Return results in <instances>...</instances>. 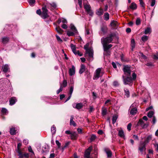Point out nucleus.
Listing matches in <instances>:
<instances>
[{
    "instance_id": "7",
    "label": "nucleus",
    "mask_w": 158,
    "mask_h": 158,
    "mask_svg": "<svg viewBox=\"0 0 158 158\" xmlns=\"http://www.w3.org/2000/svg\"><path fill=\"white\" fill-rule=\"evenodd\" d=\"M135 106V103H133L130 106L129 111L130 114L133 115H135L137 112L138 110Z\"/></svg>"
},
{
    "instance_id": "20",
    "label": "nucleus",
    "mask_w": 158,
    "mask_h": 158,
    "mask_svg": "<svg viewBox=\"0 0 158 158\" xmlns=\"http://www.w3.org/2000/svg\"><path fill=\"white\" fill-rule=\"evenodd\" d=\"M9 69V66L7 64L3 65L2 68V71L5 73L7 72Z\"/></svg>"
},
{
    "instance_id": "37",
    "label": "nucleus",
    "mask_w": 158,
    "mask_h": 158,
    "mask_svg": "<svg viewBox=\"0 0 158 158\" xmlns=\"http://www.w3.org/2000/svg\"><path fill=\"white\" fill-rule=\"evenodd\" d=\"M101 30L104 33H106L107 31V28L106 26H103L101 27Z\"/></svg>"
},
{
    "instance_id": "52",
    "label": "nucleus",
    "mask_w": 158,
    "mask_h": 158,
    "mask_svg": "<svg viewBox=\"0 0 158 158\" xmlns=\"http://www.w3.org/2000/svg\"><path fill=\"white\" fill-rule=\"evenodd\" d=\"M63 88L62 85H60V89H58L56 93L57 94H59L62 90Z\"/></svg>"
},
{
    "instance_id": "5",
    "label": "nucleus",
    "mask_w": 158,
    "mask_h": 158,
    "mask_svg": "<svg viewBox=\"0 0 158 158\" xmlns=\"http://www.w3.org/2000/svg\"><path fill=\"white\" fill-rule=\"evenodd\" d=\"M70 31H67V35L69 36H73L78 34V31L74 26L72 24H71L70 25Z\"/></svg>"
},
{
    "instance_id": "43",
    "label": "nucleus",
    "mask_w": 158,
    "mask_h": 158,
    "mask_svg": "<svg viewBox=\"0 0 158 158\" xmlns=\"http://www.w3.org/2000/svg\"><path fill=\"white\" fill-rule=\"evenodd\" d=\"M148 39V36L144 35L141 38L143 42H145Z\"/></svg>"
},
{
    "instance_id": "6",
    "label": "nucleus",
    "mask_w": 158,
    "mask_h": 158,
    "mask_svg": "<svg viewBox=\"0 0 158 158\" xmlns=\"http://www.w3.org/2000/svg\"><path fill=\"white\" fill-rule=\"evenodd\" d=\"M84 8L85 9V11L88 14H89V16H93L94 15L93 11L91 9L90 5L88 3L85 4V2L83 3Z\"/></svg>"
},
{
    "instance_id": "58",
    "label": "nucleus",
    "mask_w": 158,
    "mask_h": 158,
    "mask_svg": "<svg viewBox=\"0 0 158 158\" xmlns=\"http://www.w3.org/2000/svg\"><path fill=\"white\" fill-rule=\"evenodd\" d=\"M64 29H66L68 28V26L66 24H63L61 26Z\"/></svg>"
},
{
    "instance_id": "51",
    "label": "nucleus",
    "mask_w": 158,
    "mask_h": 158,
    "mask_svg": "<svg viewBox=\"0 0 158 158\" xmlns=\"http://www.w3.org/2000/svg\"><path fill=\"white\" fill-rule=\"evenodd\" d=\"M56 143L57 145V146L58 148H60L61 146V143L59 142V141L57 140H56Z\"/></svg>"
},
{
    "instance_id": "30",
    "label": "nucleus",
    "mask_w": 158,
    "mask_h": 158,
    "mask_svg": "<svg viewBox=\"0 0 158 158\" xmlns=\"http://www.w3.org/2000/svg\"><path fill=\"white\" fill-rule=\"evenodd\" d=\"M130 8L132 10L136 9L137 8V5L135 3H132L130 6Z\"/></svg>"
},
{
    "instance_id": "4",
    "label": "nucleus",
    "mask_w": 158,
    "mask_h": 158,
    "mask_svg": "<svg viewBox=\"0 0 158 158\" xmlns=\"http://www.w3.org/2000/svg\"><path fill=\"white\" fill-rule=\"evenodd\" d=\"M104 74L103 69L102 68H98L95 71L94 77L93 79L94 80H97L99 78L101 77Z\"/></svg>"
},
{
    "instance_id": "39",
    "label": "nucleus",
    "mask_w": 158,
    "mask_h": 158,
    "mask_svg": "<svg viewBox=\"0 0 158 158\" xmlns=\"http://www.w3.org/2000/svg\"><path fill=\"white\" fill-rule=\"evenodd\" d=\"M1 111L2 113L3 114H6L8 113L7 109L4 108H2Z\"/></svg>"
},
{
    "instance_id": "14",
    "label": "nucleus",
    "mask_w": 158,
    "mask_h": 158,
    "mask_svg": "<svg viewBox=\"0 0 158 158\" xmlns=\"http://www.w3.org/2000/svg\"><path fill=\"white\" fill-rule=\"evenodd\" d=\"M83 105L82 103H74L73 104V108L79 110L83 107Z\"/></svg>"
},
{
    "instance_id": "60",
    "label": "nucleus",
    "mask_w": 158,
    "mask_h": 158,
    "mask_svg": "<svg viewBox=\"0 0 158 158\" xmlns=\"http://www.w3.org/2000/svg\"><path fill=\"white\" fill-rule=\"evenodd\" d=\"M113 85L114 86H116L118 85L119 84L118 82L117 81H114L113 83Z\"/></svg>"
},
{
    "instance_id": "18",
    "label": "nucleus",
    "mask_w": 158,
    "mask_h": 158,
    "mask_svg": "<svg viewBox=\"0 0 158 158\" xmlns=\"http://www.w3.org/2000/svg\"><path fill=\"white\" fill-rule=\"evenodd\" d=\"M103 9L101 8H100L99 9L97 10L96 14L98 16H101L103 15Z\"/></svg>"
},
{
    "instance_id": "38",
    "label": "nucleus",
    "mask_w": 158,
    "mask_h": 158,
    "mask_svg": "<svg viewBox=\"0 0 158 158\" xmlns=\"http://www.w3.org/2000/svg\"><path fill=\"white\" fill-rule=\"evenodd\" d=\"M139 55L144 60H146L147 59V57L142 52H139Z\"/></svg>"
},
{
    "instance_id": "44",
    "label": "nucleus",
    "mask_w": 158,
    "mask_h": 158,
    "mask_svg": "<svg viewBox=\"0 0 158 158\" xmlns=\"http://www.w3.org/2000/svg\"><path fill=\"white\" fill-rule=\"evenodd\" d=\"M149 1L151 2V6H153L156 3V0H149Z\"/></svg>"
},
{
    "instance_id": "3",
    "label": "nucleus",
    "mask_w": 158,
    "mask_h": 158,
    "mask_svg": "<svg viewBox=\"0 0 158 158\" xmlns=\"http://www.w3.org/2000/svg\"><path fill=\"white\" fill-rule=\"evenodd\" d=\"M89 43H87L84 46V48L86 50L85 56H87L88 55V59L89 61H92L93 59L94 52L92 48H88Z\"/></svg>"
},
{
    "instance_id": "2",
    "label": "nucleus",
    "mask_w": 158,
    "mask_h": 158,
    "mask_svg": "<svg viewBox=\"0 0 158 158\" xmlns=\"http://www.w3.org/2000/svg\"><path fill=\"white\" fill-rule=\"evenodd\" d=\"M123 75L122 76V78L123 83L125 85H130L133 82V81L135 80L136 78V75L134 72H132V77L131 76H125Z\"/></svg>"
},
{
    "instance_id": "25",
    "label": "nucleus",
    "mask_w": 158,
    "mask_h": 158,
    "mask_svg": "<svg viewBox=\"0 0 158 158\" xmlns=\"http://www.w3.org/2000/svg\"><path fill=\"white\" fill-rule=\"evenodd\" d=\"M124 91L125 92V96L127 98L129 97L130 96V92L128 89L127 88H125L124 89Z\"/></svg>"
},
{
    "instance_id": "57",
    "label": "nucleus",
    "mask_w": 158,
    "mask_h": 158,
    "mask_svg": "<svg viewBox=\"0 0 158 158\" xmlns=\"http://www.w3.org/2000/svg\"><path fill=\"white\" fill-rule=\"evenodd\" d=\"M62 19V22L64 24H66L67 23V20L64 18H61Z\"/></svg>"
},
{
    "instance_id": "45",
    "label": "nucleus",
    "mask_w": 158,
    "mask_h": 158,
    "mask_svg": "<svg viewBox=\"0 0 158 158\" xmlns=\"http://www.w3.org/2000/svg\"><path fill=\"white\" fill-rule=\"evenodd\" d=\"M141 23V20L140 18H137L136 20V24L137 25H139Z\"/></svg>"
},
{
    "instance_id": "50",
    "label": "nucleus",
    "mask_w": 158,
    "mask_h": 158,
    "mask_svg": "<svg viewBox=\"0 0 158 158\" xmlns=\"http://www.w3.org/2000/svg\"><path fill=\"white\" fill-rule=\"evenodd\" d=\"M22 146V143H19L17 145V151H21L20 148Z\"/></svg>"
},
{
    "instance_id": "29",
    "label": "nucleus",
    "mask_w": 158,
    "mask_h": 158,
    "mask_svg": "<svg viewBox=\"0 0 158 158\" xmlns=\"http://www.w3.org/2000/svg\"><path fill=\"white\" fill-rule=\"evenodd\" d=\"M131 50H133L134 48H135V41L134 39H132L131 41Z\"/></svg>"
},
{
    "instance_id": "1",
    "label": "nucleus",
    "mask_w": 158,
    "mask_h": 158,
    "mask_svg": "<svg viewBox=\"0 0 158 158\" xmlns=\"http://www.w3.org/2000/svg\"><path fill=\"white\" fill-rule=\"evenodd\" d=\"M115 35L114 34H111L109 37L105 38H102L101 39V42L103 45L104 50L105 52V55H109L110 52L108 51V49L111 48L112 45L111 44L107 45L108 44L111 43L112 41V37Z\"/></svg>"
},
{
    "instance_id": "59",
    "label": "nucleus",
    "mask_w": 158,
    "mask_h": 158,
    "mask_svg": "<svg viewBox=\"0 0 158 158\" xmlns=\"http://www.w3.org/2000/svg\"><path fill=\"white\" fill-rule=\"evenodd\" d=\"M28 150L30 152L32 153L33 154H34V152H33L31 146H29V147L28 148Z\"/></svg>"
},
{
    "instance_id": "26",
    "label": "nucleus",
    "mask_w": 158,
    "mask_h": 158,
    "mask_svg": "<svg viewBox=\"0 0 158 158\" xmlns=\"http://www.w3.org/2000/svg\"><path fill=\"white\" fill-rule=\"evenodd\" d=\"M73 116H71L70 119V125H73L74 127L76 126V124L75 122L73 121Z\"/></svg>"
},
{
    "instance_id": "41",
    "label": "nucleus",
    "mask_w": 158,
    "mask_h": 158,
    "mask_svg": "<svg viewBox=\"0 0 158 158\" xmlns=\"http://www.w3.org/2000/svg\"><path fill=\"white\" fill-rule=\"evenodd\" d=\"M56 31L60 34H62L63 32V30L60 28L56 27Z\"/></svg>"
},
{
    "instance_id": "11",
    "label": "nucleus",
    "mask_w": 158,
    "mask_h": 158,
    "mask_svg": "<svg viewBox=\"0 0 158 158\" xmlns=\"http://www.w3.org/2000/svg\"><path fill=\"white\" fill-rule=\"evenodd\" d=\"M146 144H147L145 143L144 142H140L139 147V150L142 153L143 151L146 150L145 147Z\"/></svg>"
},
{
    "instance_id": "31",
    "label": "nucleus",
    "mask_w": 158,
    "mask_h": 158,
    "mask_svg": "<svg viewBox=\"0 0 158 158\" xmlns=\"http://www.w3.org/2000/svg\"><path fill=\"white\" fill-rule=\"evenodd\" d=\"M118 135L121 137L124 138V132L123 131L121 130H119L118 131Z\"/></svg>"
},
{
    "instance_id": "49",
    "label": "nucleus",
    "mask_w": 158,
    "mask_h": 158,
    "mask_svg": "<svg viewBox=\"0 0 158 158\" xmlns=\"http://www.w3.org/2000/svg\"><path fill=\"white\" fill-rule=\"evenodd\" d=\"M73 90V86H70V88L69 94L71 95H72V94Z\"/></svg>"
},
{
    "instance_id": "10",
    "label": "nucleus",
    "mask_w": 158,
    "mask_h": 158,
    "mask_svg": "<svg viewBox=\"0 0 158 158\" xmlns=\"http://www.w3.org/2000/svg\"><path fill=\"white\" fill-rule=\"evenodd\" d=\"M42 12L41 13V16L43 19L47 18L48 17L47 12L48 11L45 7H43L42 8Z\"/></svg>"
},
{
    "instance_id": "42",
    "label": "nucleus",
    "mask_w": 158,
    "mask_h": 158,
    "mask_svg": "<svg viewBox=\"0 0 158 158\" xmlns=\"http://www.w3.org/2000/svg\"><path fill=\"white\" fill-rule=\"evenodd\" d=\"M117 118L118 116L116 115H114L113 117L112 122L113 124H114L116 122Z\"/></svg>"
},
{
    "instance_id": "55",
    "label": "nucleus",
    "mask_w": 158,
    "mask_h": 158,
    "mask_svg": "<svg viewBox=\"0 0 158 158\" xmlns=\"http://www.w3.org/2000/svg\"><path fill=\"white\" fill-rule=\"evenodd\" d=\"M56 39H57V40H58V41L59 42H62V40L61 39L60 37L59 36L56 35Z\"/></svg>"
},
{
    "instance_id": "8",
    "label": "nucleus",
    "mask_w": 158,
    "mask_h": 158,
    "mask_svg": "<svg viewBox=\"0 0 158 158\" xmlns=\"http://www.w3.org/2000/svg\"><path fill=\"white\" fill-rule=\"evenodd\" d=\"M149 125L148 123L147 122L145 123L142 119H140L137 123L136 127L140 126L143 128H147Z\"/></svg>"
},
{
    "instance_id": "22",
    "label": "nucleus",
    "mask_w": 158,
    "mask_h": 158,
    "mask_svg": "<svg viewBox=\"0 0 158 158\" xmlns=\"http://www.w3.org/2000/svg\"><path fill=\"white\" fill-rule=\"evenodd\" d=\"M151 28L150 27H148L145 29L144 33L145 34H150L151 32Z\"/></svg>"
},
{
    "instance_id": "16",
    "label": "nucleus",
    "mask_w": 158,
    "mask_h": 158,
    "mask_svg": "<svg viewBox=\"0 0 158 158\" xmlns=\"http://www.w3.org/2000/svg\"><path fill=\"white\" fill-rule=\"evenodd\" d=\"M118 23L117 21L114 20H113L111 21L110 23L111 26L112 28L113 29H116L118 27Z\"/></svg>"
},
{
    "instance_id": "24",
    "label": "nucleus",
    "mask_w": 158,
    "mask_h": 158,
    "mask_svg": "<svg viewBox=\"0 0 158 158\" xmlns=\"http://www.w3.org/2000/svg\"><path fill=\"white\" fill-rule=\"evenodd\" d=\"M9 40V38L7 37H5L2 38V42L3 44H6L7 43Z\"/></svg>"
},
{
    "instance_id": "56",
    "label": "nucleus",
    "mask_w": 158,
    "mask_h": 158,
    "mask_svg": "<svg viewBox=\"0 0 158 158\" xmlns=\"http://www.w3.org/2000/svg\"><path fill=\"white\" fill-rule=\"evenodd\" d=\"M131 123H129L128 124V125L127 126V128L129 131L131 130Z\"/></svg>"
},
{
    "instance_id": "54",
    "label": "nucleus",
    "mask_w": 158,
    "mask_h": 158,
    "mask_svg": "<svg viewBox=\"0 0 158 158\" xmlns=\"http://www.w3.org/2000/svg\"><path fill=\"white\" fill-rule=\"evenodd\" d=\"M78 1L80 7L81 8L82 6V0H78Z\"/></svg>"
},
{
    "instance_id": "19",
    "label": "nucleus",
    "mask_w": 158,
    "mask_h": 158,
    "mask_svg": "<svg viewBox=\"0 0 158 158\" xmlns=\"http://www.w3.org/2000/svg\"><path fill=\"white\" fill-rule=\"evenodd\" d=\"M70 47L73 53L75 55L77 54V52L76 50V47L75 45L73 44H71Z\"/></svg>"
},
{
    "instance_id": "13",
    "label": "nucleus",
    "mask_w": 158,
    "mask_h": 158,
    "mask_svg": "<svg viewBox=\"0 0 158 158\" xmlns=\"http://www.w3.org/2000/svg\"><path fill=\"white\" fill-rule=\"evenodd\" d=\"M19 131L18 127H12L10 128V135H15Z\"/></svg>"
},
{
    "instance_id": "62",
    "label": "nucleus",
    "mask_w": 158,
    "mask_h": 158,
    "mask_svg": "<svg viewBox=\"0 0 158 158\" xmlns=\"http://www.w3.org/2000/svg\"><path fill=\"white\" fill-rule=\"evenodd\" d=\"M23 143L25 145H27L28 143V140L27 139H24L23 141Z\"/></svg>"
},
{
    "instance_id": "40",
    "label": "nucleus",
    "mask_w": 158,
    "mask_h": 158,
    "mask_svg": "<svg viewBox=\"0 0 158 158\" xmlns=\"http://www.w3.org/2000/svg\"><path fill=\"white\" fill-rule=\"evenodd\" d=\"M154 112L153 111H149L148 114V116L150 118H151L152 117V116L154 114Z\"/></svg>"
},
{
    "instance_id": "53",
    "label": "nucleus",
    "mask_w": 158,
    "mask_h": 158,
    "mask_svg": "<svg viewBox=\"0 0 158 158\" xmlns=\"http://www.w3.org/2000/svg\"><path fill=\"white\" fill-rule=\"evenodd\" d=\"M139 2H140V5L142 7H144L145 4L144 2H143L142 0H139Z\"/></svg>"
},
{
    "instance_id": "48",
    "label": "nucleus",
    "mask_w": 158,
    "mask_h": 158,
    "mask_svg": "<svg viewBox=\"0 0 158 158\" xmlns=\"http://www.w3.org/2000/svg\"><path fill=\"white\" fill-rule=\"evenodd\" d=\"M96 138V136L94 135H92L90 137V140L91 142H92Z\"/></svg>"
},
{
    "instance_id": "32",
    "label": "nucleus",
    "mask_w": 158,
    "mask_h": 158,
    "mask_svg": "<svg viewBox=\"0 0 158 158\" xmlns=\"http://www.w3.org/2000/svg\"><path fill=\"white\" fill-rule=\"evenodd\" d=\"M90 152L88 151H86L85 152L84 156L85 158H89Z\"/></svg>"
},
{
    "instance_id": "46",
    "label": "nucleus",
    "mask_w": 158,
    "mask_h": 158,
    "mask_svg": "<svg viewBox=\"0 0 158 158\" xmlns=\"http://www.w3.org/2000/svg\"><path fill=\"white\" fill-rule=\"evenodd\" d=\"M74 80L73 78H71L70 79L69 84L70 86H73Z\"/></svg>"
},
{
    "instance_id": "35",
    "label": "nucleus",
    "mask_w": 158,
    "mask_h": 158,
    "mask_svg": "<svg viewBox=\"0 0 158 158\" xmlns=\"http://www.w3.org/2000/svg\"><path fill=\"white\" fill-rule=\"evenodd\" d=\"M35 2V0H29L28 1L29 4L31 6H33Z\"/></svg>"
},
{
    "instance_id": "28",
    "label": "nucleus",
    "mask_w": 158,
    "mask_h": 158,
    "mask_svg": "<svg viewBox=\"0 0 158 158\" xmlns=\"http://www.w3.org/2000/svg\"><path fill=\"white\" fill-rule=\"evenodd\" d=\"M107 112V110L106 108L103 107L102 108V114L103 116L106 115Z\"/></svg>"
},
{
    "instance_id": "64",
    "label": "nucleus",
    "mask_w": 158,
    "mask_h": 158,
    "mask_svg": "<svg viewBox=\"0 0 158 158\" xmlns=\"http://www.w3.org/2000/svg\"><path fill=\"white\" fill-rule=\"evenodd\" d=\"M55 154L53 153L50 154L49 158H54L55 157Z\"/></svg>"
},
{
    "instance_id": "33",
    "label": "nucleus",
    "mask_w": 158,
    "mask_h": 158,
    "mask_svg": "<svg viewBox=\"0 0 158 158\" xmlns=\"http://www.w3.org/2000/svg\"><path fill=\"white\" fill-rule=\"evenodd\" d=\"M51 131L52 134H54L55 133L56 131V128L54 125H53L51 127Z\"/></svg>"
},
{
    "instance_id": "61",
    "label": "nucleus",
    "mask_w": 158,
    "mask_h": 158,
    "mask_svg": "<svg viewBox=\"0 0 158 158\" xmlns=\"http://www.w3.org/2000/svg\"><path fill=\"white\" fill-rule=\"evenodd\" d=\"M51 6L53 7L54 8H56V3H55L53 2L50 4Z\"/></svg>"
},
{
    "instance_id": "27",
    "label": "nucleus",
    "mask_w": 158,
    "mask_h": 158,
    "mask_svg": "<svg viewBox=\"0 0 158 158\" xmlns=\"http://www.w3.org/2000/svg\"><path fill=\"white\" fill-rule=\"evenodd\" d=\"M105 151L108 157H111L112 156V153L108 149H105Z\"/></svg>"
},
{
    "instance_id": "12",
    "label": "nucleus",
    "mask_w": 158,
    "mask_h": 158,
    "mask_svg": "<svg viewBox=\"0 0 158 158\" xmlns=\"http://www.w3.org/2000/svg\"><path fill=\"white\" fill-rule=\"evenodd\" d=\"M18 153L19 158H28L29 156L28 154L27 153H23L21 151H17Z\"/></svg>"
},
{
    "instance_id": "34",
    "label": "nucleus",
    "mask_w": 158,
    "mask_h": 158,
    "mask_svg": "<svg viewBox=\"0 0 158 158\" xmlns=\"http://www.w3.org/2000/svg\"><path fill=\"white\" fill-rule=\"evenodd\" d=\"M104 18L105 20H108L109 19V15L106 12L105 13L104 15Z\"/></svg>"
},
{
    "instance_id": "63",
    "label": "nucleus",
    "mask_w": 158,
    "mask_h": 158,
    "mask_svg": "<svg viewBox=\"0 0 158 158\" xmlns=\"http://www.w3.org/2000/svg\"><path fill=\"white\" fill-rule=\"evenodd\" d=\"M36 13L37 14L39 15H41V11L40 9L36 11Z\"/></svg>"
},
{
    "instance_id": "15",
    "label": "nucleus",
    "mask_w": 158,
    "mask_h": 158,
    "mask_svg": "<svg viewBox=\"0 0 158 158\" xmlns=\"http://www.w3.org/2000/svg\"><path fill=\"white\" fill-rule=\"evenodd\" d=\"M69 74L70 76H72L74 75L75 74V69L74 66L72 65V68L69 69Z\"/></svg>"
},
{
    "instance_id": "23",
    "label": "nucleus",
    "mask_w": 158,
    "mask_h": 158,
    "mask_svg": "<svg viewBox=\"0 0 158 158\" xmlns=\"http://www.w3.org/2000/svg\"><path fill=\"white\" fill-rule=\"evenodd\" d=\"M77 137V134L75 132H74L72 133L71 134V139H72L75 140L76 139Z\"/></svg>"
},
{
    "instance_id": "9",
    "label": "nucleus",
    "mask_w": 158,
    "mask_h": 158,
    "mask_svg": "<svg viewBox=\"0 0 158 158\" xmlns=\"http://www.w3.org/2000/svg\"><path fill=\"white\" fill-rule=\"evenodd\" d=\"M123 71L125 76H131V71L130 66L124 65L123 68Z\"/></svg>"
},
{
    "instance_id": "47",
    "label": "nucleus",
    "mask_w": 158,
    "mask_h": 158,
    "mask_svg": "<svg viewBox=\"0 0 158 158\" xmlns=\"http://www.w3.org/2000/svg\"><path fill=\"white\" fill-rule=\"evenodd\" d=\"M67 85V82L66 80H64L63 81L62 84L61 85H62V86H63L64 87H65Z\"/></svg>"
},
{
    "instance_id": "21",
    "label": "nucleus",
    "mask_w": 158,
    "mask_h": 158,
    "mask_svg": "<svg viewBox=\"0 0 158 158\" xmlns=\"http://www.w3.org/2000/svg\"><path fill=\"white\" fill-rule=\"evenodd\" d=\"M17 101V99L15 97L10 98V105H14Z\"/></svg>"
},
{
    "instance_id": "17",
    "label": "nucleus",
    "mask_w": 158,
    "mask_h": 158,
    "mask_svg": "<svg viewBox=\"0 0 158 158\" xmlns=\"http://www.w3.org/2000/svg\"><path fill=\"white\" fill-rule=\"evenodd\" d=\"M85 66L83 64H81V68L80 69L79 73L80 74H82L85 70Z\"/></svg>"
},
{
    "instance_id": "36",
    "label": "nucleus",
    "mask_w": 158,
    "mask_h": 158,
    "mask_svg": "<svg viewBox=\"0 0 158 158\" xmlns=\"http://www.w3.org/2000/svg\"><path fill=\"white\" fill-rule=\"evenodd\" d=\"M151 138L152 137L151 136H148L147 137L146 139L143 142L145 143H146L147 144L149 143V140H150L151 139Z\"/></svg>"
}]
</instances>
